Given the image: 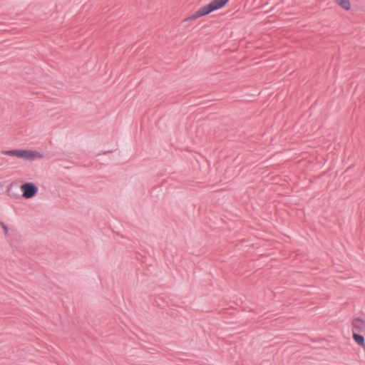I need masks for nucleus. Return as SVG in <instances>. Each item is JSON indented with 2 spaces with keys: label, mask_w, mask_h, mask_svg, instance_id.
<instances>
[{
  "label": "nucleus",
  "mask_w": 365,
  "mask_h": 365,
  "mask_svg": "<svg viewBox=\"0 0 365 365\" xmlns=\"http://www.w3.org/2000/svg\"><path fill=\"white\" fill-rule=\"evenodd\" d=\"M0 225L1 227L3 228L4 230V234L5 235H7L8 234V232H9V228L3 222L0 220Z\"/></svg>",
  "instance_id": "6e6552de"
},
{
  "label": "nucleus",
  "mask_w": 365,
  "mask_h": 365,
  "mask_svg": "<svg viewBox=\"0 0 365 365\" xmlns=\"http://www.w3.org/2000/svg\"><path fill=\"white\" fill-rule=\"evenodd\" d=\"M21 190L23 192V197L26 199H30L36 195L38 192V187L32 182H24L21 185Z\"/></svg>",
  "instance_id": "7ed1b4c3"
},
{
  "label": "nucleus",
  "mask_w": 365,
  "mask_h": 365,
  "mask_svg": "<svg viewBox=\"0 0 365 365\" xmlns=\"http://www.w3.org/2000/svg\"><path fill=\"white\" fill-rule=\"evenodd\" d=\"M334 1L338 6H339L340 7H341L342 9H344L346 11L349 10L351 8V3H350L349 0H334Z\"/></svg>",
  "instance_id": "423d86ee"
},
{
  "label": "nucleus",
  "mask_w": 365,
  "mask_h": 365,
  "mask_svg": "<svg viewBox=\"0 0 365 365\" xmlns=\"http://www.w3.org/2000/svg\"><path fill=\"white\" fill-rule=\"evenodd\" d=\"M16 157L24 159L26 160L33 161L36 159H42L43 155L36 150H16Z\"/></svg>",
  "instance_id": "f03ea898"
},
{
  "label": "nucleus",
  "mask_w": 365,
  "mask_h": 365,
  "mask_svg": "<svg viewBox=\"0 0 365 365\" xmlns=\"http://www.w3.org/2000/svg\"><path fill=\"white\" fill-rule=\"evenodd\" d=\"M230 0H213L207 5L199 9L194 14L184 19V21H193L224 7Z\"/></svg>",
  "instance_id": "f257e3e1"
},
{
  "label": "nucleus",
  "mask_w": 365,
  "mask_h": 365,
  "mask_svg": "<svg viewBox=\"0 0 365 365\" xmlns=\"http://www.w3.org/2000/svg\"><path fill=\"white\" fill-rule=\"evenodd\" d=\"M353 339L357 344L365 349V340L361 334H359L357 332H353Z\"/></svg>",
  "instance_id": "39448f33"
},
{
  "label": "nucleus",
  "mask_w": 365,
  "mask_h": 365,
  "mask_svg": "<svg viewBox=\"0 0 365 365\" xmlns=\"http://www.w3.org/2000/svg\"><path fill=\"white\" fill-rule=\"evenodd\" d=\"M16 150H2L1 153L6 155L9 156H15L16 157Z\"/></svg>",
  "instance_id": "0eeeda50"
},
{
  "label": "nucleus",
  "mask_w": 365,
  "mask_h": 365,
  "mask_svg": "<svg viewBox=\"0 0 365 365\" xmlns=\"http://www.w3.org/2000/svg\"><path fill=\"white\" fill-rule=\"evenodd\" d=\"M352 332H359L365 335V319L354 317L351 322Z\"/></svg>",
  "instance_id": "20e7f679"
}]
</instances>
